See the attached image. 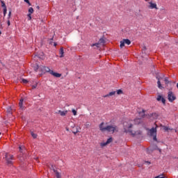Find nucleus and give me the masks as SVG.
<instances>
[{"instance_id": "nucleus-36", "label": "nucleus", "mask_w": 178, "mask_h": 178, "mask_svg": "<svg viewBox=\"0 0 178 178\" xmlns=\"http://www.w3.org/2000/svg\"><path fill=\"white\" fill-rule=\"evenodd\" d=\"M22 83H24V84H27V83H29V81H27V79H22Z\"/></svg>"}, {"instance_id": "nucleus-5", "label": "nucleus", "mask_w": 178, "mask_h": 178, "mask_svg": "<svg viewBox=\"0 0 178 178\" xmlns=\"http://www.w3.org/2000/svg\"><path fill=\"white\" fill-rule=\"evenodd\" d=\"M125 44L127 45H130V44H131V41H130V40L129 39H123L122 40L120 41V48H123Z\"/></svg>"}, {"instance_id": "nucleus-3", "label": "nucleus", "mask_w": 178, "mask_h": 178, "mask_svg": "<svg viewBox=\"0 0 178 178\" xmlns=\"http://www.w3.org/2000/svg\"><path fill=\"white\" fill-rule=\"evenodd\" d=\"M168 99L169 102H173V101H175L176 99V96L172 91H169L168 93Z\"/></svg>"}, {"instance_id": "nucleus-13", "label": "nucleus", "mask_w": 178, "mask_h": 178, "mask_svg": "<svg viewBox=\"0 0 178 178\" xmlns=\"http://www.w3.org/2000/svg\"><path fill=\"white\" fill-rule=\"evenodd\" d=\"M115 94H116V91H113L109 92V94L104 95V97L106 98L108 97H112L113 95H115Z\"/></svg>"}, {"instance_id": "nucleus-30", "label": "nucleus", "mask_w": 178, "mask_h": 178, "mask_svg": "<svg viewBox=\"0 0 178 178\" xmlns=\"http://www.w3.org/2000/svg\"><path fill=\"white\" fill-rule=\"evenodd\" d=\"M92 47H97V48H99V42L93 44Z\"/></svg>"}, {"instance_id": "nucleus-28", "label": "nucleus", "mask_w": 178, "mask_h": 178, "mask_svg": "<svg viewBox=\"0 0 178 178\" xmlns=\"http://www.w3.org/2000/svg\"><path fill=\"white\" fill-rule=\"evenodd\" d=\"M1 6L2 8H3V9L6 8V5L5 4V2L3 1H1Z\"/></svg>"}, {"instance_id": "nucleus-40", "label": "nucleus", "mask_w": 178, "mask_h": 178, "mask_svg": "<svg viewBox=\"0 0 178 178\" xmlns=\"http://www.w3.org/2000/svg\"><path fill=\"white\" fill-rule=\"evenodd\" d=\"M7 24H8V26H10V20H8Z\"/></svg>"}, {"instance_id": "nucleus-31", "label": "nucleus", "mask_w": 178, "mask_h": 178, "mask_svg": "<svg viewBox=\"0 0 178 178\" xmlns=\"http://www.w3.org/2000/svg\"><path fill=\"white\" fill-rule=\"evenodd\" d=\"M101 147H106V145H108V143L106 142L100 143Z\"/></svg>"}, {"instance_id": "nucleus-21", "label": "nucleus", "mask_w": 178, "mask_h": 178, "mask_svg": "<svg viewBox=\"0 0 178 178\" xmlns=\"http://www.w3.org/2000/svg\"><path fill=\"white\" fill-rule=\"evenodd\" d=\"M163 130H165V131H169V130H173V129H170L168 127H163Z\"/></svg>"}, {"instance_id": "nucleus-48", "label": "nucleus", "mask_w": 178, "mask_h": 178, "mask_svg": "<svg viewBox=\"0 0 178 178\" xmlns=\"http://www.w3.org/2000/svg\"><path fill=\"white\" fill-rule=\"evenodd\" d=\"M138 134H140V132H138Z\"/></svg>"}, {"instance_id": "nucleus-32", "label": "nucleus", "mask_w": 178, "mask_h": 178, "mask_svg": "<svg viewBox=\"0 0 178 178\" xmlns=\"http://www.w3.org/2000/svg\"><path fill=\"white\" fill-rule=\"evenodd\" d=\"M72 112L74 116H76V115H77V111L76 110L72 109Z\"/></svg>"}, {"instance_id": "nucleus-34", "label": "nucleus", "mask_w": 178, "mask_h": 178, "mask_svg": "<svg viewBox=\"0 0 178 178\" xmlns=\"http://www.w3.org/2000/svg\"><path fill=\"white\" fill-rule=\"evenodd\" d=\"M164 81H165V84H169V79H168V77L165 78Z\"/></svg>"}, {"instance_id": "nucleus-24", "label": "nucleus", "mask_w": 178, "mask_h": 178, "mask_svg": "<svg viewBox=\"0 0 178 178\" xmlns=\"http://www.w3.org/2000/svg\"><path fill=\"white\" fill-rule=\"evenodd\" d=\"M118 95H120V94H123V90L119 89L117 90Z\"/></svg>"}, {"instance_id": "nucleus-18", "label": "nucleus", "mask_w": 178, "mask_h": 178, "mask_svg": "<svg viewBox=\"0 0 178 178\" xmlns=\"http://www.w3.org/2000/svg\"><path fill=\"white\" fill-rule=\"evenodd\" d=\"M90 126L91 123H90L89 122H86L85 127H86V129H88Z\"/></svg>"}, {"instance_id": "nucleus-8", "label": "nucleus", "mask_w": 178, "mask_h": 178, "mask_svg": "<svg viewBox=\"0 0 178 178\" xmlns=\"http://www.w3.org/2000/svg\"><path fill=\"white\" fill-rule=\"evenodd\" d=\"M149 134L151 136L156 135V128L153 127L149 129Z\"/></svg>"}, {"instance_id": "nucleus-37", "label": "nucleus", "mask_w": 178, "mask_h": 178, "mask_svg": "<svg viewBox=\"0 0 178 178\" xmlns=\"http://www.w3.org/2000/svg\"><path fill=\"white\" fill-rule=\"evenodd\" d=\"M152 137H153L154 141H157V139H156V134L152 136Z\"/></svg>"}, {"instance_id": "nucleus-38", "label": "nucleus", "mask_w": 178, "mask_h": 178, "mask_svg": "<svg viewBox=\"0 0 178 178\" xmlns=\"http://www.w3.org/2000/svg\"><path fill=\"white\" fill-rule=\"evenodd\" d=\"M27 16L29 17V20H31V14H28Z\"/></svg>"}, {"instance_id": "nucleus-10", "label": "nucleus", "mask_w": 178, "mask_h": 178, "mask_svg": "<svg viewBox=\"0 0 178 178\" xmlns=\"http://www.w3.org/2000/svg\"><path fill=\"white\" fill-rule=\"evenodd\" d=\"M51 74L54 77H58V78L62 77V74L54 72V71H51Z\"/></svg>"}, {"instance_id": "nucleus-23", "label": "nucleus", "mask_w": 178, "mask_h": 178, "mask_svg": "<svg viewBox=\"0 0 178 178\" xmlns=\"http://www.w3.org/2000/svg\"><path fill=\"white\" fill-rule=\"evenodd\" d=\"M99 44H104L105 40H104V38H100L99 40Z\"/></svg>"}, {"instance_id": "nucleus-19", "label": "nucleus", "mask_w": 178, "mask_h": 178, "mask_svg": "<svg viewBox=\"0 0 178 178\" xmlns=\"http://www.w3.org/2000/svg\"><path fill=\"white\" fill-rule=\"evenodd\" d=\"M33 69L35 72H37L38 69H40V67L38 66V65L35 64V66L33 67Z\"/></svg>"}, {"instance_id": "nucleus-20", "label": "nucleus", "mask_w": 178, "mask_h": 178, "mask_svg": "<svg viewBox=\"0 0 178 178\" xmlns=\"http://www.w3.org/2000/svg\"><path fill=\"white\" fill-rule=\"evenodd\" d=\"M112 141H113V139L112 138H109L107 140H106V144H111V143H112Z\"/></svg>"}, {"instance_id": "nucleus-4", "label": "nucleus", "mask_w": 178, "mask_h": 178, "mask_svg": "<svg viewBox=\"0 0 178 178\" xmlns=\"http://www.w3.org/2000/svg\"><path fill=\"white\" fill-rule=\"evenodd\" d=\"M5 159L8 165H12V161H13V156L6 153L5 155Z\"/></svg>"}, {"instance_id": "nucleus-17", "label": "nucleus", "mask_w": 178, "mask_h": 178, "mask_svg": "<svg viewBox=\"0 0 178 178\" xmlns=\"http://www.w3.org/2000/svg\"><path fill=\"white\" fill-rule=\"evenodd\" d=\"M29 14L33 15L34 13V8L33 7H30L28 10Z\"/></svg>"}, {"instance_id": "nucleus-9", "label": "nucleus", "mask_w": 178, "mask_h": 178, "mask_svg": "<svg viewBox=\"0 0 178 178\" xmlns=\"http://www.w3.org/2000/svg\"><path fill=\"white\" fill-rule=\"evenodd\" d=\"M157 101H161V102L165 105V104H166V100L165 99V98H163L162 96L159 95L157 97Z\"/></svg>"}, {"instance_id": "nucleus-26", "label": "nucleus", "mask_w": 178, "mask_h": 178, "mask_svg": "<svg viewBox=\"0 0 178 178\" xmlns=\"http://www.w3.org/2000/svg\"><path fill=\"white\" fill-rule=\"evenodd\" d=\"M7 112H8V113H10L12 112V107L8 106L7 108Z\"/></svg>"}, {"instance_id": "nucleus-49", "label": "nucleus", "mask_w": 178, "mask_h": 178, "mask_svg": "<svg viewBox=\"0 0 178 178\" xmlns=\"http://www.w3.org/2000/svg\"><path fill=\"white\" fill-rule=\"evenodd\" d=\"M159 152H161V149H159Z\"/></svg>"}, {"instance_id": "nucleus-2", "label": "nucleus", "mask_w": 178, "mask_h": 178, "mask_svg": "<svg viewBox=\"0 0 178 178\" xmlns=\"http://www.w3.org/2000/svg\"><path fill=\"white\" fill-rule=\"evenodd\" d=\"M104 122H102L99 124V129L101 131H108V133H111V134H113V133H118V129L115 124L107 125L106 127H104Z\"/></svg>"}, {"instance_id": "nucleus-39", "label": "nucleus", "mask_w": 178, "mask_h": 178, "mask_svg": "<svg viewBox=\"0 0 178 178\" xmlns=\"http://www.w3.org/2000/svg\"><path fill=\"white\" fill-rule=\"evenodd\" d=\"M11 15H12V11H9V13H8V19L10 18Z\"/></svg>"}, {"instance_id": "nucleus-33", "label": "nucleus", "mask_w": 178, "mask_h": 178, "mask_svg": "<svg viewBox=\"0 0 178 178\" xmlns=\"http://www.w3.org/2000/svg\"><path fill=\"white\" fill-rule=\"evenodd\" d=\"M31 134L33 138H35L37 137V134H34V132H31Z\"/></svg>"}, {"instance_id": "nucleus-12", "label": "nucleus", "mask_w": 178, "mask_h": 178, "mask_svg": "<svg viewBox=\"0 0 178 178\" xmlns=\"http://www.w3.org/2000/svg\"><path fill=\"white\" fill-rule=\"evenodd\" d=\"M138 114H139L140 119H143L144 118V116H145V111L142 110L141 111H140L138 113Z\"/></svg>"}, {"instance_id": "nucleus-7", "label": "nucleus", "mask_w": 178, "mask_h": 178, "mask_svg": "<svg viewBox=\"0 0 178 178\" xmlns=\"http://www.w3.org/2000/svg\"><path fill=\"white\" fill-rule=\"evenodd\" d=\"M149 9H156L158 10V7H156V3H152V1L149 2Z\"/></svg>"}, {"instance_id": "nucleus-22", "label": "nucleus", "mask_w": 178, "mask_h": 178, "mask_svg": "<svg viewBox=\"0 0 178 178\" xmlns=\"http://www.w3.org/2000/svg\"><path fill=\"white\" fill-rule=\"evenodd\" d=\"M19 152H21V154H23V150L24 149V146H19Z\"/></svg>"}, {"instance_id": "nucleus-27", "label": "nucleus", "mask_w": 178, "mask_h": 178, "mask_svg": "<svg viewBox=\"0 0 178 178\" xmlns=\"http://www.w3.org/2000/svg\"><path fill=\"white\" fill-rule=\"evenodd\" d=\"M55 172H56V177L60 178V174L57 171H55Z\"/></svg>"}, {"instance_id": "nucleus-11", "label": "nucleus", "mask_w": 178, "mask_h": 178, "mask_svg": "<svg viewBox=\"0 0 178 178\" xmlns=\"http://www.w3.org/2000/svg\"><path fill=\"white\" fill-rule=\"evenodd\" d=\"M19 106L22 111H24L25 107H24V106H23V99H20L19 102Z\"/></svg>"}, {"instance_id": "nucleus-15", "label": "nucleus", "mask_w": 178, "mask_h": 178, "mask_svg": "<svg viewBox=\"0 0 178 178\" xmlns=\"http://www.w3.org/2000/svg\"><path fill=\"white\" fill-rule=\"evenodd\" d=\"M156 79L159 80V81H157L158 87H159V88H160L161 90H162V89L163 88V87H162V84H161V81H159V80H161V78L156 77Z\"/></svg>"}, {"instance_id": "nucleus-25", "label": "nucleus", "mask_w": 178, "mask_h": 178, "mask_svg": "<svg viewBox=\"0 0 178 178\" xmlns=\"http://www.w3.org/2000/svg\"><path fill=\"white\" fill-rule=\"evenodd\" d=\"M79 129L78 128H76V129H74L73 131H72V133L74 134H77V133H79Z\"/></svg>"}, {"instance_id": "nucleus-1", "label": "nucleus", "mask_w": 178, "mask_h": 178, "mask_svg": "<svg viewBox=\"0 0 178 178\" xmlns=\"http://www.w3.org/2000/svg\"><path fill=\"white\" fill-rule=\"evenodd\" d=\"M134 124H140L144 126V120L142 118H136L133 120H128L123 123L124 133H130L132 136H136L137 132L133 133V127Z\"/></svg>"}, {"instance_id": "nucleus-47", "label": "nucleus", "mask_w": 178, "mask_h": 178, "mask_svg": "<svg viewBox=\"0 0 178 178\" xmlns=\"http://www.w3.org/2000/svg\"><path fill=\"white\" fill-rule=\"evenodd\" d=\"M177 87L178 88V83H177Z\"/></svg>"}, {"instance_id": "nucleus-14", "label": "nucleus", "mask_w": 178, "mask_h": 178, "mask_svg": "<svg viewBox=\"0 0 178 178\" xmlns=\"http://www.w3.org/2000/svg\"><path fill=\"white\" fill-rule=\"evenodd\" d=\"M58 113H60V116H66V115H67V111H62L59 110Z\"/></svg>"}, {"instance_id": "nucleus-42", "label": "nucleus", "mask_w": 178, "mask_h": 178, "mask_svg": "<svg viewBox=\"0 0 178 178\" xmlns=\"http://www.w3.org/2000/svg\"><path fill=\"white\" fill-rule=\"evenodd\" d=\"M36 8H37L38 10H40V7H39V6H38L36 7Z\"/></svg>"}, {"instance_id": "nucleus-16", "label": "nucleus", "mask_w": 178, "mask_h": 178, "mask_svg": "<svg viewBox=\"0 0 178 178\" xmlns=\"http://www.w3.org/2000/svg\"><path fill=\"white\" fill-rule=\"evenodd\" d=\"M64 54H65V51L63 50V47H60V58H63L65 56H64Z\"/></svg>"}, {"instance_id": "nucleus-45", "label": "nucleus", "mask_w": 178, "mask_h": 178, "mask_svg": "<svg viewBox=\"0 0 178 178\" xmlns=\"http://www.w3.org/2000/svg\"><path fill=\"white\" fill-rule=\"evenodd\" d=\"M66 130H67V131H69V129L67 128Z\"/></svg>"}, {"instance_id": "nucleus-46", "label": "nucleus", "mask_w": 178, "mask_h": 178, "mask_svg": "<svg viewBox=\"0 0 178 178\" xmlns=\"http://www.w3.org/2000/svg\"><path fill=\"white\" fill-rule=\"evenodd\" d=\"M1 34H2V32L0 31V35H1Z\"/></svg>"}, {"instance_id": "nucleus-6", "label": "nucleus", "mask_w": 178, "mask_h": 178, "mask_svg": "<svg viewBox=\"0 0 178 178\" xmlns=\"http://www.w3.org/2000/svg\"><path fill=\"white\" fill-rule=\"evenodd\" d=\"M40 70H41L42 73L47 72V73H50V74H51V72H53L52 70H51V69H49V67L46 66H40Z\"/></svg>"}, {"instance_id": "nucleus-29", "label": "nucleus", "mask_w": 178, "mask_h": 178, "mask_svg": "<svg viewBox=\"0 0 178 178\" xmlns=\"http://www.w3.org/2000/svg\"><path fill=\"white\" fill-rule=\"evenodd\" d=\"M8 12V9L6 8H3V15L6 16V13Z\"/></svg>"}, {"instance_id": "nucleus-43", "label": "nucleus", "mask_w": 178, "mask_h": 178, "mask_svg": "<svg viewBox=\"0 0 178 178\" xmlns=\"http://www.w3.org/2000/svg\"><path fill=\"white\" fill-rule=\"evenodd\" d=\"M57 44L56 42H54V47H56Z\"/></svg>"}, {"instance_id": "nucleus-35", "label": "nucleus", "mask_w": 178, "mask_h": 178, "mask_svg": "<svg viewBox=\"0 0 178 178\" xmlns=\"http://www.w3.org/2000/svg\"><path fill=\"white\" fill-rule=\"evenodd\" d=\"M24 2L29 4V6H31V3H30V1L29 0H24Z\"/></svg>"}, {"instance_id": "nucleus-44", "label": "nucleus", "mask_w": 178, "mask_h": 178, "mask_svg": "<svg viewBox=\"0 0 178 178\" xmlns=\"http://www.w3.org/2000/svg\"><path fill=\"white\" fill-rule=\"evenodd\" d=\"M35 87H36L35 86H33V88H35Z\"/></svg>"}, {"instance_id": "nucleus-41", "label": "nucleus", "mask_w": 178, "mask_h": 178, "mask_svg": "<svg viewBox=\"0 0 178 178\" xmlns=\"http://www.w3.org/2000/svg\"><path fill=\"white\" fill-rule=\"evenodd\" d=\"M145 163H147V165H151V162L149 161H145Z\"/></svg>"}]
</instances>
